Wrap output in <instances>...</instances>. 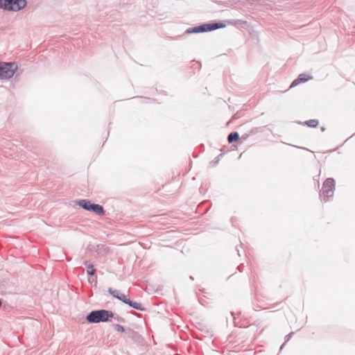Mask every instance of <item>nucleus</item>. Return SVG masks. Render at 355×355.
Segmentation results:
<instances>
[{"label":"nucleus","instance_id":"1","mask_svg":"<svg viewBox=\"0 0 355 355\" xmlns=\"http://www.w3.org/2000/svg\"><path fill=\"white\" fill-rule=\"evenodd\" d=\"M113 317V313L107 310H98L92 311L87 316V320L90 323L107 322Z\"/></svg>","mask_w":355,"mask_h":355},{"label":"nucleus","instance_id":"2","mask_svg":"<svg viewBox=\"0 0 355 355\" xmlns=\"http://www.w3.org/2000/svg\"><path fill=\"white\" fill-rule=\"evenodd\" d=\"M26 5V0H0V8L9 11L17 12Z\"/></svg>","mask_w":355,"mask_h":355},{"label":"nucleus","instance_id":"3","mask_svg":"<svg viewBox=\"0 0 355 355\" xmlns=\"http://www.w3.org/2000/svg\"><path fill=\"white\" fill-rule=\"evenodd\" d=\"M17 69L15 62H0V79H9Z\"/></svg>","mask_w":355,"mask_h":355},{"label":"nucleus","instance_id":"4","mask_svg":"<svg viewBox=\"0 0 355 355\" xmlns=\"http://www.w3.org/2000/svg\"><path fill=\"white\" fill-rule=\"evenodd\" d=\"M108 291L113 297L121 300L124 303L128 304L130 306L133 307L137 310H144V307L141 303L132 302L129 298L127 297L126 295L123 294H119V291L110 288L108 289Z\"/></svg>","mask_w":355,"mask_h":355},{"label":"nucleus","instance_id":"5","mask_svg":"<svg viewBox=\"0 0 355 355\" xmlns=\"http://www.w3.org/2000/svg\"><path fill=\"white\" fill-rule=\"evenodd\" d=\"M334 187L335 182L333 179L328 178L324 181L320 194L322 200L326 202L328 200L329 198L333 196Z\"/></svg>","mask_w":355,"mask_h":355},{"label":"nucleus","instance_id":"6","mask_svg":"<svg viewBox=\"0 0 355 355\" xmlns=\"http://www.w3.org/2000/svg\"><path fill=\"white\" fill-rule=\"evenodd\" d=\"M224 26L223 24L219 25L217 23L211 24H205L203 26H200L199 27L194 28L192 31H187V33H198V32H205V31H210L213 30H216L219 28H223Z\"/></svg>","mask_w":355,"mask_h":355},{"label":"nucleus","instance_id":"7","mask_svg":"<svg viewBox=\"0 0 355 355\" xmlns=\"http://www.w3.org/2000/svg\"><path fill=\"white\" fill-rule=\"evenodd\" d=\"M312 79V76L309 74L306 73H302L300 74L297 79L293 81V83L291 85V87H295L296 85H299L301 83H305L309 80Z\"/></svg>","mask_w":355,"mask_h":355},{"label":"nucleus","instance_id":"8","mask_svg":"<svg viewBox=\"0 0 355 355\" xmlns=\"http://www.w3.org/2000/svg\"><path fill=\"white\" fill-rule=\"evenodd\" d=\"M78 204L81 207H83V209L87 210V211H90L91 210V207H92L93 204L89 201V200H80Z\"/></svg>","mask_w":355,"mask_h":355},{"label":"nucleus","instance_id":"9","mask_svg":"<svg viewBox=\"0 0 355 355\" xmlns=\"http://www.w3.org/2000/svg\"><path fill=\"white\" fill-rule=\"evenodd\" d=\"M98 215H103L104 214V209L103 207L101 205L93 204L92 207H91V210Z\"/></svg>","mask_w":355,"mask_h":355},{"label":"nucleus","instance_id":"10","mask_svg":"<svg viewBox=\"0 0 355 355\" xmlns=\"http://www.w3.org/2000/svg\"><path fill=\"white\" fill-rule=\"evenodd\" d=\"M239 135L238 132H232L228 135L227 140L229 143H232L233 141H236L239 139Z\"/></svg>","mask_w":355,"mask_h":355},{"label":"nucleus","instance_id":"11","mask_svg":"<svg viewBox=\"0 0 355 355\" xmlns=\"http://www.w3.org/2000/svg\"><path fill=\"white\" fill-rule=\"evenodd\" d=\"M304 123H305V125H306L309 127L315 128L318 125L319 122L316 119H311V120L305 121Z\"/></svg>","mask_w":355,"mask_h":355},{"label":"nucleus","instance_id":"12","mask_svg":"<svg viewBox=\"0 0 355 355\" xmlns=\"http://www.w3.org/2000/svg\"><path fill=\"white\" fill-rule=\"evenodd\" d=\"M87 272L89 275H94L96 272V270L92 264H89L87 266Z\"/></svg>","mask_w":355,"mask_h":355},{"label":"nucleus","instance_id":"13","mask_svg":"<svg viewBox=\"0 0 355 355\" xmlns=\"http://www.w3.org/2000/svg\"><path fill=\"white\" fill-rule=\"evenodd\" d=\"M116 329L118 331L123 332L125 331L124 327L120 324L116 326Z\"/></svg>","mask_w":355,"mask_h":355}]
</instances>
